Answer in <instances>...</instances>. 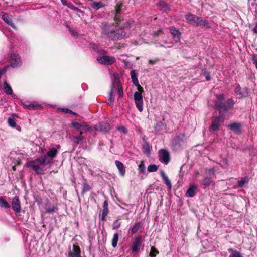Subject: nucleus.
I'll return each instance as SVG.
<instances>
[{"label": "nucleus", "mask_w": 257, "mask_h": 257, "mask_svg": "<svg viewBox=\"0 0 257 257\" xmlns=\"http://www.w3.org/2000/svg\"><path fill=\"white\" fill-rule=\"evenodd\" d=\"M57 153V150L52 148L43 156L27 162V165L31 167L37 174H44L46 169L51 166L53 159L56 156Z\"/></svg>", "instance_id": "nucleus-1"}, {"label": "nucleus", "mask_w": 257, "mask_h": 257, "mask_svg": "<svg viewBox=\"0 0 257 257\" xmlns=\"http://www.w3.org/2000/svg\"><path fill=\"white\" fill-rule=\"evenodd\" d=\"M131 23L126 22L123 26L118 29L114 23L103 22L100 25L101 34L108 39L114 42L124 39L126 36V32L124 30L125 28L130 27Z\"/></svg>", "instance_id": "nucleus-2"}, {"label": "nucleus", "mask_w": 257, "mask_h": 257, "mask_svg": "<svg viewBox=\"0 0 257 257\" xmlns=\"http://www.w3.org/2000/svg\"><path fill=\"white\" fill-rule=\"evenodd\" d=\"M234 104V101L232 98L228 99L226 101H225L224 95L219 94L216 95L214 108L218 110L219 115L225 117L226 113L233 107Z\"/></svg>", "instance_id": "nucleus-3"}, {"label": "nucleus", "mask_w": 257, "mask_h": 257, "mask_svg": "<svg viewBox=\"0 0 257 257\" xmlns=\"http://www.w3.org/2000/svg\"><path fill=\"white\" fill-rule=\"evenodd\" d=\"M137 86L138 91L135 92L134 93V100L136 106V107L138 109L140 112H142L143 110V97L142 95V93L144 91L143 88L141 87L139 84L138 85H136Z\"/></svg>", "instance_id": "nucleus-4"}, {"label": "nucleus", "mask_w": 257, "mask_h": 257, "mask_svg": "<svg viewBox=\"0 0 257 257\" xmlns=\"http://www.w3.org/2000/svg\"><path fill=\"white\" fill-rule=\"evenodd\" d=\"M184 138V134H179L172 138L171 148L173 151H177L181 148Z\"/></svg>", "instance_id": "nucleus-5"}, {"label": "nucleus", "mask_w": 257, "mask_h": 257, "mask_svg": "<svg viewBox=\"0 0 257 257\" xmlns=\"http://www.w3.org/2000/svg\"><path fill=\"white\" fill-rule=\"evenodd\" d=\"M121 5L118 4H116L115 8V15L114 18V20L115 23H114L116 25H117V27L118 29H120L122 26L124 25V24H126L127 21H126L125 22H123V24L121 25V23L123 21V18L120 15V13L121 11Z\"/></svg>", "instance_id": "nucleus-6"}, {"label": "nucleus", "mask_w": 257, "mask_h": 257, "mask_svg": "<svg viewBox=\"0 0 257 257\" xmlns=\"http://www.w3.org/2000/svg\"><path fill=\"white\" fill-rule=\"evenodd\" d=\"M225 119L224 116L219 115L212 119V123L210 126V130L213 132H216L219 129L220 123L223 122Z\"/></svg>", "instance_id": "nucleus-7"}, {"label": "nucleus", "mask_w": 257, "mask_h": 257, "mask_svg": "<svg viewBox=\"0 0 257 257\" xmlns=\"http://www.w3.org/2000/svg\"><path fill=\"white\" fill-rule=\"evenodd\" d=\"M159 161L166 165L168 164L170 160V155L169 151L165 149H162L158 152Z\"/></svg>", "instance_id": "nucleus-8"}, {"label": "nucleus", "mask_w": 257, "mask_h": 257, "mask_svg": "<svg viewBox=\"0 0 257 257\" xmlns=\"http://www.w3.org/2000/svg\"><path fill=\"white\" fill-rule=\"evenodd\" d=\"M97 60L102 64L111 65L115 61V58L113 56L105 55L97 57Z\"/></svg>", "instance_id": "nucleus-9"}, {"label": "nucleus", "mask_w": 257, "mask_h": 257, "mask_svg": "<svg viewBox=\"0 0 257 257\" xmlns=\"http://www.w3.org/2000/svg\"><path fill=\"white\" fill-rule=\"evenodd\" d=\"M10 62L11 66L13 67H18L21 64L20 57L16 54H12L10 56Z\"/></svg>", "instance_id": "nucleus-10"}, {"label": "nucleus", "mask_w": 257, "mask_h": 257, "mask_svg": "<svg viewBox=\"0 0 257 257\" xmlns=\"http://www.w3.org/2000/svg\"><path fill=\"white\" fill-rule=\"evenodd\" d=\"M95 129L98 131L106 133L110 129V126L107 122H102L95 125Z\"/></svg>", "instance_id": "nucleus-11"}, {"label": "nucleus", "mask_w": 257, "mask_h": 257, "mask_svg": "<svg viewBox=\"0 0 257 257\" xmlns=\"http://www.w3.org/2000/svg\"><path fill=\"white\" fill-rule=\"evenodd\" d=\"M12 207L13 210L17 213L21 212V204L18 196H15L12 201Z\"/></svg>", "instance_id": "nucleus-12"}, {"label": "nucleus", "mask_w": 257, "mask_h": 257, "mask_svg": "<svg viewBox=\"0 0 257 257\" xmlns=\"http://www.w3.org/2000/svg\"><path fill=\"white\" fill-rule=\"evenodd\" d=\"M142 242V237L141 236H138L132 241V252H136L138 250V248L140 246Z\"/></svg>", "instance_id": "nucleus-13"}, {"label": "nucleus", "mask_w": 257, "mask_h": 257, "mask_svg": "<svg viewBox=\"0 0 257 257\" xmlns=\"http://www.w3.org/2000/svg\"><path fill=\"white\" fill-rule=\"evenodd\" d=\"M80 253V247L76 245H73L72 249L70 250L68 252V257H81Z\"/></svg>", "instance_id": "nucleus-14"}, {"label": "nucleus", "mask_w": 257, "mask_h": 257, "mask_svg": "<svg viewBox=\"0 0 257 257\" xmlns=\"http://www.w3.org/2000/svg\"><path fill=\"white\" fill-rule=\"evenodd\" d=\"M83 132L80 131L78 136L73 135L70 137L71 141L73 142V146L76 147L84 139V137L82 136Z\"/></svg>", "instance_id": "nucleus-15"}, {"label": "nucleus", "mask_w": 257, "mask_h": 257, "mask_svg": "<svg viewBox=\"0 0 257 257\" xmlns=\"http://www.w3.org/2000/svg\"><path fill=\"white\" fill-rule=\"evenodd\" d=\"M169 30L175 41L176 42L179 41L181 36V33L179 29H177L174 26H171L169 28Z\"/></svg>", "instance_id": "nucleus-16"}, {"label": "nucleus", "mask_w": 257, "mask_h": 257, "mask_svg": "<svg viewBox=\"0 0 257 257\" xmlns=\"http://www.w3.org/2000/svg\"><path fill=\"white\" fill-rule=\"evenodd\" d=\"M198 17V16L191 13H188L185 15V18L187 22L190 24L195 26L196 25Z\"/></svg>", "instance_id": "nucleus-17"}, {"label": "nucleus", "mask_w": 257, "mask_h": 257, "mask_svg": "<svg viewBox=\"0 0 257 257\" xmlns=\"http://www.w3.org/2000/svg\"><path fill=\"white\" fill-rule=\"evenodd\" d=\"M229 129L233 131L235 133L240 134L241 133V124L240 123L234 122L232 123L227 126Z\"/></svg>", "instance_id": "nucleus-18"}, {"label": "nucleus", "mask_w": 257, "mask_h": 257, "mask_svg": "<svg viewBox=\"0 0 257 257\" xmlns=\"http://www.w3.org/2000/svg\"><path fill=\"white\" fill-rule=\"evenodd\" d=\"M103 210L102 214L100 215V217L101 218V220L103 221H105L106 220V216L108 213L109 210L108 208V202L106 200H105L103 202Z\"/></svg>", "instance_id": "nucleus-19"}, {"label": "nucleus", "mask_w": 257, "mask_h": 257, "mask_svg": "<svg viewBox=\"0 0 257 257\" xmlns=\"http://www.w3.org/2000/svg\"><path fill=\"white\" fill-rule=\"evenodd\" d=\"M71 125L80 132L82 131L83 132V131H87L89 130L88 126L87 125H83L77 122H72Z\"/></svg>", "instance_id": "nucleus-20"}, {"label": "nucleus", "mask_w": 257, "mask_h": 257, "mask_svg": "<svg viewBox=\"0 0 257 257\" xmlns=\"http://www.w3.org/2000/svg\"><path fill=\"white\" fill-rule=\"evenodd\" d=\"M197 186L195 185H191L186 192V196L188 197H192L195 196Z\"/></svg>", "instance_id": "nucleus-21"}, {"label": "nucleus", "mask_w": 257, "mask_h": 257, "mask_svg": "<svg viewBox=\"0 0 257 257\" xmlns=\"http://www.w3.org/2000/svg\"><path fill=\"white\" fill-rule=\"evenodd\" d=\"M115 164L119 171L120 175L122 176H124L125 174V168L123 163L118 160H116Z\"/></svg>", "instance_id": "nucleus-22"}, {"label": "nucleus", "mask_w": 257, "mask_h": 257, "mask_svg": "<svg viewBox=\"0 0 257 257\" xmlns=\"http://www.w3.org/2000/svg\"><path fill=\"white\" fill-rule=\"evenodd\" d=\"M235 93L239 95L240 97H246L248 94L247 89L244 88L242 90L239 86L236 87L235 89Z\"/></svg>", "instance_id": "nucleus-23"}, {"label": "nucleus", "mask_w": 257, "mask_h": 257, "mask_svg": "<svg viewBox=\"0 0 257 257\" xmlns=\"http://www.w3.org/2000/svg\"><path fill=\"white\" fill-rule=\"evenodd\" d=\"M160 174L165 184L169 189H171L172 188V184L168 176L165 174V172L163 170L160 172Z\"/></svg>", "instance_id": "nucleus-24"}, {"label": "nucleus", "mask_w": 257, "mask_h": 257, "mask_svg": "<svg viewBox=\"0 0 257 257\" xmlns=\"http://www.w3.org/2000/svg\"><path fill=\"white\" fill-rule=\"evenodd\" d=\"M196 26H200L207 28H210V25L208 22L207 20L203 19L200 17H198V20H197V23Z\"/></svg>", "instance_id": "nucleus-25"}, {"label": "nucleus", "mask_w": 257, "mask_h": 257, "mask_svg": "<svg viewBox=\"0 0 257 257\" xmlns=\"http://www.w3.org/2000/svg\"><path fill=\"white\" fill-rule=\"evenodd\" d=\"M90 6L94 11H97L104 7L105 5L102 2H94L90 4Z\"/></svg>", "instance_id": "nucleus-26"}, {"label": "nucleus", "mask_w": 257, "mask_h": 257, "mask_svg": "<svg viewBox=\"0 0 257 257\" xmlns=\"http://www.w3.org/2000/svg\"><path fill=\"white\" fill-rule=\"evenodd\" d=\"M2 19L12 27L15 28V25L13 22L12 19L7 13H5L2 15Z\"/></svg>", "instance_id": "nucleus-27"}, {"label": "nucleus", "mask_w": 257, "mask_h": 257, "mask_svg": "<svg viewBox=\"0 0 257 257\" xmlns=\"http://www.w3.org/2000/svg\"><path fill=\"white\" fill-rule=\"evenodd\" d=\"M131 76L132 80V82L135 85H138V80L137 78L138 73L136 71L133 70L131 71Z\"/></svg>", "instance_id": "nucleus-28"}, {"label": "nucleus", "mask_w": 257, "mask_h": 257, "mask_svg": "<svg viewBox=\"0 0 257 257\" xmlns=\"http://www.w3.org/2000/svg\"><path fill=\"white\" fill-rule=\"evenodd\" d=\"M58 210V208L56 206H53L51 207V203H48L46 205L45 210L46 212L48 213H53Z\"/></svg>", "instance_id": "nucleus-29"}, {"label": "nucleus", "mask_w": 257, "mask_h": 257, "mask_svg": "<svg viewBox=\"0 0 257 257\" xmlns=\"http://www.w3.org/2000/svg\"><path fill=\"white\" fill-rule=\"evenodd\" d=\"M4 90L8 95H12L13 93L12 89L7 81L4 82Z\"/></svg>", "instance_id": "nucleus-30"}, {"label": "nucleus", "mask_w": 257, "mask_h": 257, "mask_svg": "<svg viewBox=\"0 0 257 257\" xmlns=\"http://www.w3.org/2000/svg\"><path fill=\"white\" fill-rule=\"evenodd\" d=\"M249 182V178L247 177H244L241 178L240 180L237 182V186L239 188H242L245 184Z\"/></svg>", "instance_id": "nucleus-31"}, {"label": "nucleus", "mask_w": 257, "mask_h": 257, "mask_svg": "<svg viewBox=\"0 0 257 257\" xmlns=\"http://www.w3.org/2000/svg\"><path fill=\"white\" fill-rule=\"evenodd\" d=\"M228 251L231 253L229 257H243L240 252L232 248L228 249Z\"/></svg>", "instance_id": "nucleus-32"}, {"label": "nucleus", "mask_w": 257, "mask_h": 257, "mask_svg": "<svg viewBox=\"0 0 257 257\" xmlns=\"http://www.w3.org/2000/svg\"><path fill=\"white\" fill-rule=\"evenodd\" d=\"M158 6L160 8L161 10L166 12L169 10V7L168 5L164 1H160L157 4Z\"/></svg>", "instance_id": "nucleus-33"}, {"label": "nucleus", "mask_w": 257, "mask_h": 257, "mask_svg": "<svg viewBox=\"0 0 257 257\" xmlns=\"http://www.w3.org/2000/svg\"><path fill=\"white\" fill-rule=\"evenodd\" d=\"M0 207L5 209H9L11 207L9 203L3 197H0Z\"/></svg>", "instance_id": "nucleus-34"}, {"label": "nucleus", "mask_w": 257, "mask_h": 257, "mask_svg": "<svg viewBox=\"0 0 257 257\" xmlns=\"http://www.w3.org/2000/svg\"><path fill=\"white\" fill-rule=\"evenodd\" d=\"M118 239V234L117 233H114L113 234V238L111 240V244L113 248H115L117 246Z\"/></svg>", "instance_id": "nucleus-35"}, {"label": "nucleus", "mask_w": 257, "mask_h": 257, "mask_svg": "<svg viewBox=\"0 0 257 257\" xmlns=\"http://www.w3.org/2000/svg\"><path fill=\"white\" fill-rule=\"evenodd\" d=\"M61 2L63 6H66L72 10L78 9V8L75 7L72 3H68L66 0H61Z\"/></svg>", "instance_id": "nucleus-36"}, {"label": "nucleus", "mask_w": 257, "mask_h": 257, "mask_svg": "<svg viewBox=\"0 0 257 257\" xmlns=\"http://www.w3.org/2000/svg\"><path fill=\"white\" fill-rule=\"evenodd\" d=\"M114 100V97L113 96V86L111 87V89L110 91L109 92V98L108 100V103L109 104H112Z\"/></svg>", "instance_id": "nucleus-37"}, {"label": "nucleus", "mask_w": 257, "mask_h": 257, "mask_svg": "<svg viewBox=\"0 0 257 257\" xmlns=\"http://www.w3.org/2000/svg\"><path fill=\"white\" fill-rule=\"evenodd\" d=\"M212 182V180L210 177H205L203 180L202 181V184L206 187L210 185L211 183Z\"/></svg>", "instance_id": "nucleus-38"}, {"label": "nucleus", "mask_w": 257, "mask_h": 257, "mask_svg": "<svg viewBox=\"0 0 257 257\" xmlns=\"http://www.w3.org/2000/svg\"><path fill=\"white\" fill-rule=\"evenodd\" d=\"M158 166L155 164H151L148 166L147 170L149 172H154L157 171Z\"/></svg>", "instance_id": "nucleus-39"}, {"label": "nucleus", "mask_w": 257, "mask_h": 257, "mask_svg": "<svg viewBox=\"0 0 257 257\" xmlns=\"http://www.w3.org/2000/svg\"><path fill=\"white\" fill-rule=\"evenodd\" d=\"M140 223H136L134 225V226L132 228L131 231L132 234H135L136 233L138 229H139L140 227Z\"/></svg>", "instance_id": "nucleus-40"}, {"label": "nucleus", "mask_w": 257, "mask_h": 257, "mask_svg": "<svg viewBox=\"0 0 257 257\" xmlns=\"http://www.w3.org/2000/svg\"><path fill=\"white\" fill-rule=\"evenodd\" d=\"M91 189V187L89 186V184H88L86 183H83V189H82V193L83 194L90 190Z\"/></svg>", "instance_id": "nucleus-41"}, {"label": "nucleus", "mask_w": 257, "mask_h": 257, "mask_svg": "<svg viewBox=\"0 0 257 257\" xmlns=\"http://www.w3.org/2000/svg\"><path fill=\"white\" fill-rule=\"evenodd\" d=\"M8 122L11 127L13 128H15L16 126V123L15 122V119L12 117H9L8 120Z\"/></svg>", "instance_id": "nucleus-42"}, {"label": "nucleus", "mask_w": 257, "mask_h": 257, "mask_svg": "<svg viewBox=\"0 0 257 257\" xmlns=\"http://www.w3.org/2000/svg\"><path fill=\"white\" fill-rule=\"evenodd\" d=\"M159 252L157 249H156L154 247H152L149 256L150 257H156V254H159Z\"/></svg>", "instance_id": "nucleus-43"}, {"label": "nucleus", "mask_w": 257, "mask_h": 257, "mask_svg": "<svg viewBox=\"0 0 257 257\" xmlns=\"http://www.w3.org/2000/svg\"><path fill=\"white\" fill-rule=\"evenodd\" d=\"M121 226V222H119L118 220L114 221L112 224V229L113 230L118 229Z\"/></svg>", "instance_id": "nucleus-44"}, {"label": "nucleus", "mask_w": 257, "mask_h": 257, "mask_svg": "<svg viewBox=\"0 0 257 257\" xmlns=\"http://www.w3.org/2000/svg\"><path fill=\"white\" fill-rule=\"evenodd\" d=\"M138 170L141 173L144 174L145 172V166L143 161L138 166Z\"/></svg>", "instance_id": "nucleus-45"}, {"label": "nucleus", "mask_w": 257, "mask_h": 257, "mask_svg": "<svg viewBox=\"0 0 257 257\" xmlns=\"http://www.w3.org/2000/svg\"><path fill=\"white\" fill-rule=\"evenodd\" d=\"M163 127V123L161 121H159L157 123L155 126V129L156 131H160L162 130Z\"/></svg>", "instance_id": "nucleus-46"}, {"label": "nucleus", "mask_w": 257, "mask_h": 257, "mask_svg": "<svg viewBox=\"0 0 257 257\" xmlns=\"http://www.w3.org/2000/svg\"><path fill=\"white\" fill-rule=\"evenodd\" d=\"M27 107L30 110H36L41 107V106L38 104H30L27 105Z\"/></svg>", "instance_id": "nucleus-47"}, {"label": "nucleus", "mask_w": 257, "mask_h": 257, "mask_svg": "<svg viewBox=\"0 0 257 257\" xmlns=\"http://www.w3.org/2000/svg\"><path fill=\"white\" fill-rule=\"evenodd\" d=\"M143 149L145 150V152L149 154L150 153V146L148 143L146 142L143 146Z\"/></svg>", "instance_id": "nucleus-48"}, {"label": "nucleus", "mask_w": 257, "mask_h": 257, "mask_svg": "<svg viewBox=\"0 0 257 257\" xmlns=\"http://www.w3.org/2000/svg\"><path fill=\"white\" fill-rule=\"evenodd\" d=\"M118 91L119 95V97H122L123 96V89L120 85H118Z\"/></svg>", "instance_id": "nucleus-49"}, {"label": "nucleus", "mask_w": 257, "mask_h": 257, "mask_svg": "<svg viewBox=\"0 0 257 257\" xmlns=\"http://www.w3.org/2000/svg\"><path fill=\"white\" fill-rule=\"evenodd\" d=\"M117 129L119 131L123 132L124 134H126L127 132V129L123 126H119L118 127Z\"/></svg>", "instance_id": "nucleus-50"}, {"label": "nucleus", "mask_w": 257, "mask_h": 257, "mask_svg": "<svg viewBox=\"0 0 257 257\" xmlns=\"http://www.w3.org/2000/svg\"><path fill=\"white\" fill-rule=\"evenodd\" d=\"M162 33H163V31H162V29H159L157 31L153 32V35L154 37H157L160 34Z\"/></svg>", "instance_id": "nucleus-51"}, {"label": "nucleus", "mask_w": 257, "mask_h": 257, "mask_svg": "<svg viewBox=\"0 0 257 257\" xmlns=\"http://www.w3.org/2000/svg\"><path fill=\"white\" fill-rule=\"evenodd\" d=\"M204 75L205 76L206 79L207 81H209L211 79V77L210 76V74L208 72H205Z\"/></svg>", "instance_id": "nucleus-52"}, {"label": "nucleus", "mask_w": 257, "mask_h": 257, "mask_svg": "<svg viewBox=\"0 0 257 257\" xmlns=\"http://www.w3.org/2000/svg\"><path fill=\"white\" fill-rule=\"evenodd\" d=\"M8 67V66L4 67L3 69L0 70V73L2 75L4 74L7 71Z\"/></svg>", "instance_id": "nucleus-53"}, {"label": "nucleus", "mask_w": 257, "mask_h": 257, "mask_svg": "<svg viewBox=\"0 0 257 257\" xmlns=\"http://www.w3.org/2000/svg\"><path fill=\"white\" fill-rule=\"evenodd\" d=\"M62 111L66 113L71 114V113H72V111L67 108H63L62 109Z\"/></svg>", "instance_id": "nucleus-54"}, {"label": "nucleus", "mask_w": 257, "mask_h": 257, "mask_svg": "<svg viewBox=\"0 0 257 257\" xmlns=\"http://www.w3.org/2000/svg\"><path fill=\"white\" fill-rule=\"evenodd\" d=\"M157 60H158L157 59H155V60L150 59L149 60V63L150 64H154L157 61Z\"/></svg>", "instance_id": "nucleus-55"}, {"label": "nucleus", "mask_w": 257, "mask_h": 257, "mask_svg": "<svg viewBox=\"0 0 257 257\" xmlns=\"http://www.w3.org/2000/svg\"><path fill=\"white\" fill-rule=\"evenodd\" d=\"M253 63L255 65L256 68L257 69V59L253 58L252 59Z\"/></svg>", "instance_id": "nucleus-56"}, {"label": "nucleus", "mask_w": 257, "mask_h": 257, "mask_svg": "<svg viewBox=\"0 0 257 257\" xmlns=\"http://www.w3.org/2000/svg\"><path fill=\"white\" fill-rule=\"evenodd\" d=\"M71 114H73V115H74L75 116H78V114L74 112L73 111H72V113H71Z\"/></svg>", "instance_id": "nucleus-57"}, {"label": "nucleus", "mask_w": 257, "mask_h": 257, "mask_svg": "<svg viewBox=\"0 0 257 257\" xmlns=\"http://www.w3.org/2000/svg\"><path fill=\"white\" fill-rule=\"evenodd\" d=\"M199 174V172L198 171L196 172V174Z\"/></svg>", "instance_id": "nucleus-58"}, {"label": "nucleus", "mask_w": 257, "mask_h": 257, "mask_svg": "<svg viewBox=\"0 0 257 257\" xmlns=\"http://www.w3.org/2000/svg\"><path fill=\"white\" fill-rule=\"evenodd\" d=\"M60 146L59 145L57 146V148H60Z\"/></svg>", "instance_id": "nucleus-59"}]
</instances>
